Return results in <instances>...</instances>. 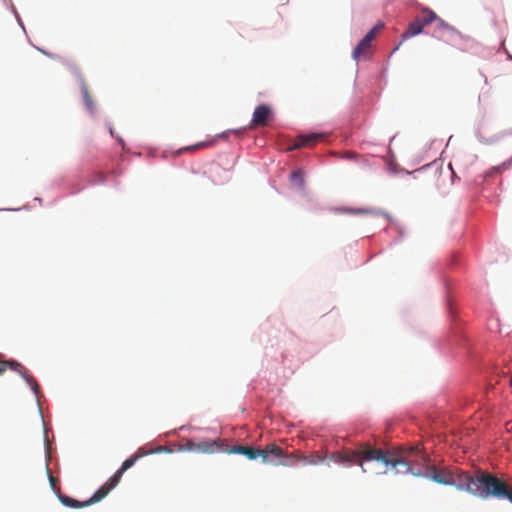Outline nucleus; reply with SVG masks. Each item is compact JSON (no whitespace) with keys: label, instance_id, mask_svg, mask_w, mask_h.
<instances>
[{"label":"nucleus","instance_id":"nucleus-1","mask_svg":"<svg viewBox=\"0 0 512 512\" xmlns=\"http://www.w3.org/2000/svg\"><path fill=\"white\" fill-rule=\"evenodd\" d=\"M451 476L450 486H455L460 491H467L483 499H508L512 503V488L491 473L478 471L476 476H473L453 468Z\"/></svg>","mask_w":512,"mask_h":512},{"label":"nucleus","instance_id":"nucleus-2","mask_svg":"<svg viewBox=\"0 0 512 512\" xmlns=\"http://www.w3.org/2000/svg\"><path fill=\"white\" fill-rule=\"evenodd\" d=\"M344 464H356L358 465L363 473L367 472L364 464L366 462H379L385 465V470L382 472L386 474L388 472V466L394 468L397 464H401V460L396 455L392 454L390 450H383L381 448H375L370 444H361L355 450H347L343 452Z\"/></svg>","mask_w":512,"mask_h":512},{"label":"nucleus","instance_id":"nucleus-3","mask_svg":"<svg viewBox=\"0 0 512 512\" xmlns=\"http://www.w3.org/2000/svg\"><path fill=\"white\" fill-rule=\"evenodd\" d=\"M390 452L401 460V464H397L396 468L388 466V468L395 471V474L411 473L414 476H424L428 473V467L432 466L429 464V456L417 447Z\"/></svg>","mask_w":512,"mask_h":512},{"label":"nucleus","instance_id":"nucleus-4","mask_svg":"<svg viewBox=\"0 0 512 512\" xmlns=\"http://www.w3.org/2000/svg\"><path fill=\"white\" fill-rule=\"evenodd\" d=\"M164 450L163 447H158L154 450L146 451L144 448H139L136 453H134L131 457L126 459L123 463L120 469H118L115 474L108 479L107 482H105L102 486L106 488L107 493H109L111 490H113L120 482L124 472L131 468L138 459L141 457L151 454V453H159Z\"/></svg>","mask_w":512,"mask_h":512},{"label":"nucleus","instance_id":"nucleus-5","mask_svg":"<svg viewBox=\"0 0 512 512\" xmlns=\"http://www.w3.org/2000/svg\"><path fill=\"white\" fill-rule=\"evenodd\" d=\"M382 23L376 24L357 44L352 52V57L356 61L369 59L371 56L372 42L376 38L378 31L383 28Z\"/></svg>","mask_w":512,"mask_h":512},{"label":"nucleus","instance_id":"nucleus-6","mask_svg":"<svg viewBox=\"0 0 512 512\" xmlns=\"http://www.w3.org/2000/svg\"><path fill=\"white\" fill-rule=\"evenodd\" d=\"M260 458L262 462L268 463L271 465H289L288 462L284 461V457L286 456L285 451L278 445L271 443L265 446V448H260Z\"/></svg>","mask_w":512,"mask_h":512},{"label":"nucleus","instance_id":"nucleus-7","mask_svg":"<svg viewBox=\"0 0 512 512\" xmlns=\"http://www.w3.org/2000/svg\"><path fill=\"white\" fill-rule=\"evenodd\" d=\"M108 495L107 493V490L106 488H104L103 486H101L88 500L86 501H78L76 499H73L69 496H66V495H62L60 494L58 497H59V500L60 502L64 505V506H67V507H70V508H75V509H78V508H83V507H86V506H89L91 504H94V503H97L99 501H101L103 498H105L106 496Z\"/></svg>","mask_w":512,"mask_h":512},{"label":"nucleus","instance_id":"nucleus-8","mask_svg":"<svg viewBox=\"0 0 512 512\" xmlns=\"http://www.w3.org/2000/svg\"><path fill=\"white\" fill-rule=\"evenodd\" d=\"M272 117L273 112L271 108L266 104H260L253 112L248 128L253 129L258 126H266Z\"/></svg>","mask_w":512,"mask_h":512},{"label":"nucleus","instance_id":"nucleus-9","mask_svg":"<svg viewBox=\"0 0 512 512\" xmlns=\"http://www.w3.org/2000/svg\"><path fill=\"white\" fill-rule=\"evenodd\" d=\"M451 472L452 469L450 468L438 469L432 465L431 467H428V473L426 476L438 484L450 485L452 477Z\"/></svg>","mask_w":512,"mask_h":512},{"label":"nucleus","instance_id":"nucleus-10","mask_svg":"<svg viewBox=\"0 0 512 512\" xmlns=\"http://www.w3.org/2000/svg\"><path fill=\"white\" fill-rule=\"evenodd\" d=\"M222 450H224V444L220 439H205L196 442V453L213 454Z\"/></svg>","mask_w":512,"mask_h":512},{"label":"nucleus","instance_id":"nucleus-11","mask_svg":"<svg viewBox=\"0 0 512 512\" xmlns=\"http://www.w3.org/2000/svg\"><path fill=\"white\" fill-rule=\"evenodd\" d=\"M6 364H7L8 368L18 372L25 378V380L31 386V388L33 389L35 394H37L39 392V385H38L37 381L35 380V378H33V376H31L27 373V370L25 369V367H23L19 362L15 361V360H6Z\"/></svg>","mask_w":512,"mask_h":512},{"label":"nucleus","instance_id":"nucleus-12","mask_svg":"<svg viewBox=\"0 0 512 512\" xmlns=\"http://www.w3.org/2000/svg\"><path fill=\"white\" fill-rule=\"evenodd\" d=\"M417 173L423 177L430 175L432 177L434 186H440V177L442 173L441 164L433 162L417 170Z\"/></svg>","mask_w":512,"mask_h":512},{"label":"nucleus","instance_id":"nucleus-13","mask_svg":"<svg viewBox=\"0 0 512 512\" xmlns=\"http://www.w3.org/2000/svg\"><path fill=\"white\" fill-rule=\"evenodd\" d=\"M322 137L323 135L318 133L300 135L295 139L294 144L289 148V150L299 149L302 147H310L320 141Z\"/></svg>","mask_w":512,"mask_h":512},{"label":"nucleus","instance_id":"nucleus-14","mask_svg":"<svg viewBox=\"0 0 512 512\" xmlns=\"http://www.w3.org/2000/svg\"><path fill=\"white\" fill-rule=\"evenodd\" d=\"M229 454H242L245 455L249 460H254L260 457V448H253L250 446L235 445L227 450Z\"/></svg>","mask_w":512,"mask_h":512},{"label":"nucleus","instance_id":"nucleus-15","mask_svg":"<svg viewBox=\"0 0 512 512\" xmlns=\"http://www.w3.org/2000/svg\"><path fill=\"white\" fill-rule=\"evenodd\" d=\"M424 26L421 24V22L417 19V17L415 18V20L413 22H411L407 28V30L402 34V40L401 42L395 47V49L393 50V52H395L396 50L399 49V47L402 45V43L410 38V37H413V36H416L418 34H420L423 30Z\"/></svg>","mask_w":512,"mask_h":512},{"label":"nucleus","instance_id":"nucleus-16","mask_svg":"<svg viewBox=\"0 0 512 512\" xmlns=\"http://www.w3.org/2000/svg\"><path fill=\"white\" fill-rule=\"evenodd\" d=\"M343 211L346 213H350V214L383 216L386 219L390 218L388 213L384 212L383 210L376 209V208H359V209L345 208V209H343Z\"/></svg>","mask_w":512,"mask_h":512},{"label":"nucleus","instance_id":"nucleus-17","mask_svg":"<svg viewBox=\"0 0 512 512\" xmlns=\"http://www.w3.org/2000/svg\"><path fill=\"white\" fill-rule=\"evenodd\" d=\"M421 24L425 27L437 20V15L432 10L425 8L422 10L421 15L417 17Z\"/></svg>","mask_w":512,"mask_h":512},{"label":"nucleus","instance_id":"nucleus-18","mask_svg":"<svg viewBox=\"0 0 512 512\" xmlns=\"http://www.w3.org/2000/svg\"><path fill=\"white\" fill-rule=\"evenodd\" d=\"M325 461V456L320 455L318 452L305 456L302 458V462L306 465H318Z\"/></svg>","mask_w":512,"mask_h":512},{"label":"nucleus","instance_id":"nucleus-19","mask_svg":"<svg viewBox=\"0 0 512 512\" xmlns=\"http://www.w3.org/2000/svg\"><path fill=\"white\" fill-rule=\"evenodd\" d=\"M81 92L87 109L92 111L94 109V103L89 92V88L85 82L82 83Z\"/></svg>","mask_w":512,"mask_h":512},{"label":"nucleus","instance_id":"nucleus-20","mask_svg":"<svg viewBox=\"0 0 512 512\" xmlns=\"http://www.w3.org/2000/svg\"><path fill=\"white\" fill-rule=\"evenodd\" d=\"M231 133V130H227L225 132H223L222 134L218 135L215 139L211 140V141H208V142H199L191 147H189L188 149H200V148H204V147H208V146H211L213 145L215 142H216V139L217 138H223V139H226L228 137V134Z\"/></svg>","mask_w":512,"mask_h":512},{"label":"nucleus","instance_id":"nucleus-21","mask_svg":"<svg viewBox=\"0 0 512 512\" xmlns=\"http://www.w3.org/2000/svg\"><path fill=\"white\" fill-rule=\"evenodd\" d=\"M290 180L293 185L303 188L304 186V176L301 170H295L290 175Z\"/></svg>","mask_w":512,"mask_h":512},{"label":"nucleus","instance_id":"nucleus-22","mask_svg":"<svg viewBox=\"0 0 512 512\" xmlns=\"http://www.w3.org/2000/svg\"><path fill=\"white\" fill-rule=\"evenodd\" d=\"M179 451H189L196 453V441L185 439L179 447Z\"/></svg>","mask_w":512,"mask_h":512},{"label":"nucleus","instance_id":"nucleus-23","mask_svg":"<svg viewBox=\"0 0 512 512\" xmlns=\"http://www.w3.org/2000/svg\"><path fill=\"white\" fill-rule=\"evenodd\" d=\"M93 184H103L106 182V175L101 171L94 172L90 181Z\"/></svg>","mask_w":512,"mask_h":512},{"label":"nucleus","instance_id":"nucleus-24","mask_svg":"<svg viewBox=\"0 0 512 512\" xmlns=\"http://www.w3.org/2000/svg\"><path fill=\"white\" fill-rule=\"evenodd\" d=\"M303 457H304V455H302L299 452H292V453H289V454L286 453V456L284 457V461L287 462V461L295 460V461L302 462V458Z\"/></svg>","mask_w":512,"mask_h":512},{"label":"nucleus","instance_id":"nucleus-25","mask_svg":"<svg viewBox=\"0 0 512 512\" xmlns=\"http://www.w3.org/2000/svg\"><path fill=\"white\" fill-rule=\"evenodd\" d=\"M330 458L336 463L344 464L343 452H334Z\"/></svg>","mask_w":512,"mask_h":512},{"label":"nucleus","instance_id":"nucleus-26","mask_svg":"<svg viewBox=\"0 0 512 512\" xmlns=\"http://www.w3.org/2000/svg\"><path fill=\"white\" fill-rule=\"evenodd\" d=\"M49 482H50V485L53 488V490H55V491L59 490L57 479L54 478L52 474H49Z\"/></svg>","mask_w":512,"mask_h":512},{"label":"nucleus","instance_id":"nucleus-27","mask_svg":"<svg viewBox=\"0 0 512 512\" xmlns=\"http://www.w3.org/2000/svg\"><path fill=\"white\" fill-rule=\"evenodd\" d=\"M247 129H249V128L248 127H243V128L236 129V130H231V132L234 133L237 136H241V135H243L247 131Z\"/></svg>","mask_w":512,"mask_h":512},{"label":"nucleus","instance_id":"nucleus-28","mask_svg":"<svg viewBox=\"0 0 512 512\" xmlns=\"http://www.w3.org/2000/svg\"><path fill=\"white\" fill-rule=\"evenodd\" d=\"M7 364L6 361L0 362V375H2L7 370Z\"/></svg>","mask_w":512,"mask_h":512},{"label":"nucleus","instance_id":"nucleus-29","mask_svg":"<svg viewBox=\"0 0 512 512\" xmlns=\"http://www.w3.org/2000/svg\"><path fill=\"white\" fill-rule=\"evenodd\" d=\"M436 21L438 22V26H439V27H443V28H447V27H448V24H446L442 19H439V18L437 17V20H436Z\"/></svg>","mask_w":512,"mask_h":512}]
</instances>
